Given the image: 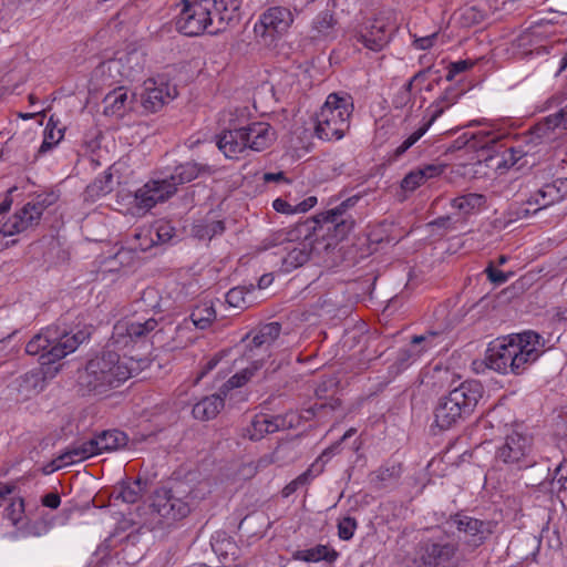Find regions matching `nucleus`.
<instances>
[{
  "mask_svg": "<svg viewBox=\"0 0 567 567\" xmlns=\"http://www.w3.org/2000/svg\"><path fill=\"white\" fill-rule=\"evenodd\" d=\"M359 199V196H351L312 219L275 233L272 241L281 246V270L290 272L305 265L312 251L321 247L328 249L343 239L354 224L349 209L353 208Z\"/></svg>",
  "mask_w": 567,
  "mask_h": 567,
  "instance_id": "nucleus-1",
  "label": "nucleus"
},
{
  "mask_svg": "<svg viewBox=\"0 0 567 567\" xmlns=\"http://www.w3.org/2000/svg\"><path fill=\"white\" fill-rule=\"evenodd\" d=\"M240 6V0H182L175 25L188 37L216 34L239 21Z\"/></svg>",
  "mask_w": 567,
  "mask_h": 567,
  "instance_id": "nucleus-2",
  "label": "nucleus"
},
{
  "mask_svg": "<svg viewBox=\"0 0 567 567\" xmlns=\"http://www.w3.org/2000/svg\"><path fill=\"white\" fill-rule=\"evenodd\" d=\"M140 369V362L132 357H121L115 351L104 350L91 358L79 372L78 384L84 394L103 395L118 388Z\"/></svg>",
  "mask_w": 567,
  "mask_h": 567,
  "instance_id": "nucleus-3",
  "label": "nucleus"
},
{
  "mask_svg": "<svg viewBox=\"0 0 567 567\" xmlns=\"http://www.w3.org/2000/svg\"><path fill=\"white\" fill-rule=\"evenodd\" d=\"M90 336L87 328L73 332L60 324H52L41 330L27 343L25 352L30 355L39 354L42 364L54 363L74 352Z\"/></svg>",
  "mask_w": 567,
  "mask_h": 567,
  "instance_id": "nucleus-4",
  "label": "nucleus"
},
{
  "mask_svg": "<svg viewBox=\"0 0 567 567\" xmlns=\"http://www.w3.org/2000/svg\"><path fill=\"white\" fill-rule=\"evenodd\" d=\"M276 140V131L266 122L240 126L230 122L229 127L217 136V146L228 158H237L246 150L261 152Z\"/></svg>",
  "mask_w": 567,
  "mask_h": 567,
  "instance_id": "nucleus-5",
  "label": "nucleus"
},
{
  "mask_svg": "<svg viewBox=\"0 0 567 567\" xmlns=\"http://www.w3.org/2000/svg\"><path fill=\"white\" fill-rule=\"evenodd\" d=\"M482 395L483 386L478 381L462 382L437 400L433 409L434 425L440 430L451 429L473 412Z\"/></svg>",
  "mask_w": 567,
  "mask_h": 567,
  "instance_id": "nucleus-6",
  "label": "nucleus"
},
{
  "mask_svg": "<svg viewBox=\"0 0 567 567\" xmlns=\"http://www.w3.org/2000/svg\"><path fill=\"white\" fill-rule=\"evenodd\" d=\"M352 112L353 103L350 96L329 94L315 115V135L322 141L341 140L349 131Z\"/></svg>",
  "mask_w": 567,
  "mask_h": 567,
  "instance_id": "nucleus-7",
  "label": "nucleus"
},
{
  "mask_svg": "<svg viewBox=\"0 0 567 567\" xmlns=\"http://www.w3.org/2000/svg\"><path fill=\"white\" fill-rule=\"evenodd\" d=\"M205 494L206 492L193 488L186 482H175L169 488L163 487L155 492L153 508L167 524H171L185 518L192 507L205 497Z\"/></svg>",
  "mask_w": 567,
  "mask_h": 567,
  "instance_id": "nucleus-8",
  "label": "nucleus"
},
{
  "mask_svg": "<svg viewBox=\"0 0 567 567\" xmlns=\"http://www.w3.org/2000/svg\"><path fill=\"white\" fill-rule=\"evenodd\" d=\"M458 551V543L443 533L420 539L414 548L417 567H451Z\"/></svg>",
  "mask_w": 567,
  "mask_h": 567,
  "instance_id": "nucleus-9",
  "label": "nucleus"
},
{
  "mask_svg": "<svg viewBox=\"0 0 567 567\" xmlns=\"http://www.w3.org/2000/svg\"><path fill=\"white\" fill-rule=\"evenodd\" d=\"M509 354V371L513 374H522L545 351L544 338L532 330L507 336Z\"/></svg>",
  "mask_w": 567,
  "mask_h": 567,
  "instance_id": "nucleus-10",
  "label": "nucleus"
},
{
  "mask_svg": "<svg viewBox=\"0 0 567 567\" xmlns=\"http://www.w3.org/2000/svg\"><path fill=\"white\" fill-rule=\"evenodd\" d=\"M496 458L504 464L523 470L536 464L533 437L519 431L508 433L496 451Z\"/></svg>",
  "mask_w": 567,
  "mask_h": 567,
  "instance_id": "nucleus-11",
  "label": "nucleus"
},
{
  "mask_svg": "<svg viewBox=\"0 0 567 567\" xmlns=\"http://www.w3.org/2000/svg\"><path fill=\"white\" fill-rule=\"evenodd\" d=\"M462 93L455 87H447L427 109L423 123L421 126L413 132L408 138H405L401 145L394 151V156L400 157L410 147H412L432 126V124L452 105H454Z\"/></svg>",
  "mask_w": 567,
  "mask_h": 567,
  "instance_id": "nucleus-12",
  "label": "nucleus"
},
{
  "mask_svg": "<svg viewBox=\"0 0 567 567\" xmlns=\"http://www.w3.org/2000/svg\"><path fill=\"white\" fill-rule=\"evenodd\" d=\"M396 30V22L391 11L380 12L359 31L357 39L367 49L381 51Z\"/></svg>",
  "mask_w": 567,
  "mask_h": 567,
  "instance_id": "nucleus-13",
  "label": "nucleus"
},
{
  "mask_svg": "<svg viewBox=\"0 0 567 567\" xmlns=\"http://www.w3.org/2000/svg\"><path fill=\"white\" fill-rule=\"evenodd\" d=\"M157 326L158 321L154 317L120 320L113 327L111 342L118 348H126L131 342L145 339Z\"/></svg>",
  "mask_w": 567,
  "mask_h": 567,
  "instance_id": "nucleus-14",
  "label": "nucleus"
},
{
  "mask_svg": "<svg viewBox=\"0 0 567 567\" xmlns=\"http://www.w3.org/2000/svg\"><path fill=\"white\" fill-rule=\"evenodd\" d=\"M446 525L455 527L460 534H463L464 544L472 549L482 546L492 534L491 524L463 513L451 515Z\"/></svg>",
  "mask_w": 567,
  "mask_h": 567,
  "instance_id": "nucleus-15",
  "label": "nucleus"
},
{
  "mask_svg": "<svg viewBox=\"0 0 567 567\" xmlns=\"http://www.w3.org/2000/svg\"><path fill=\"white\" fill-rule=\"evenodd\" d=\"M177 95L175 86L162 79H147L143 83L141 102L146 112L155 113L173 101Z\"/></svg>",
  "mask_w": 567,
  "mask_h": 567,
  "instance_id": "nucleus-16",
  "label": "nucleus"
},
{
  "mask_svg": "<svg viewBox=\"0 0 567 567\" xmlns=\"http://www.w3.org/2000/svg\"><path fill=\"white\" fill-rule=\"evenodd\" d=\"M176 193L174 182L168 176L148 181L135 193V203L138 208L148 210L157 203H163Z\"/></svg>",
  "mask_w": 567,
  "mask_h": 567,
  "instance_id": "nucleus-17",
  "label": "nucleus"
},
{
  "mask_svg": "<svg viewBox=\"0 0 567 567\" xmlns=\"http://www.w3.org/2000/svg\"><path fill=\"white\" fill-rule=\"evenodd\" d=\"M503 138V135L496 133L492 130L480 131L473 135V140H475L474 146H480L482 148H491L499 152V148H504L501 154V161L497 162V168H511L518 163L519 159L525 155L524 151L520 148H516L513 146H506L505 144H501L498 146V142Z\"/></svg>",
  "mask_w": 567,
  "mask_h": 567,
  "instance_id": "nucleus-18",
  "label": "nucleus"
},
{
  "mask_svg": "<svg viewBox=\"0 0 567 567\" xmlns=\"http://www.w3.org/2000/svg\"><path fill=\"white\" fill-rule=\"evenodd\" d=\"M95 455L90 440L75 442L70 445L63 453L54 458L44 470L47 474L58 471L59 468L71 465Z\"/></svg>",
  "mask_w": 567,
  "mask_h": 567,
  "instance_id": "nucleus-19",
  "label": "nucleus"
},
{
  "mask_svg": "<svg viewBox=\"0 0 567 567\" xmlns=\"http://www.w3.org/2000/svg\"><path fill=\"white\" fill-rule=\"evenodd\" d=\"M32 208L33 207L27 203L21 209L17 210L2 223L0 233L4 237L13 236L38 225L41 217L39 216V212H34Z\"/></svg>",
  "mask_w": 567,
  "mask_h": 567,
  "instance_id": "nucleus-20",
  "label": "nucleus"
},
{
  "mask_svg": "<svg viewBox=\"0 0 567 567\" xmlns=\"http://www.w3.org/2000/svg\"><path fill=\"white\" fill-rule=\"evenodd\" d=\"M559 199L558 189L555 185L547 184L532 195L525 204L515 212L516 218H525L553 205Z\"/></svg>",
  "mask_w": 567,
  "mask_h": 567,
  "instance_id": "nucleus-21",
  "label": "nucleus"
},
{
  "mask_svg": "<svg viewBox=\"0 0 567 567\" xmlns=\"http://www.w3.org/2000/svg\"><path fill=\"white\" fill-rule=\"evenodd\" d=\"M281 333V324L279 322H269L262 324L247 336L251 337V341L248 344L250 357L257 355L256 351L267 352L270 347L277 341Z\"/></svg>",
  "mask_w": 567,
  "mask_h": 567,
  "instance_id": "nucleus-22",
  "label": "nucleus"
},
{
  "mask_svg": "<svg viewBox=\"0 0 567 567\" xmlns=\"http://www.w3.org/2000/svg\"><path fill=\"white\" fill-rule=\"evenodd\" d=\"M259 22L264 31L272 37L286 32L293 22V16L288 8L271 7L260 16Z\"/></svg>",
  "mask_w": 567,
  "mask_h": 567,
  "instance_id": "nucleus-23",
  "label": "nucleus"
},
{
  "mask_svg": "<svg viewBox=\"0 0 567 567\" xmlns=\"http://www.w3.org/2000/svg\"><path fill=\"white\" fill-rule=\"evenodd\" d=\"M509 354L511 349L508 348L507 336L497 338L488 344L485 353V363L487 368L502 373L507 374L509 371Z\"/></svg>",
  "mask_w": 567,
  "mask_h": 567,
  "instance_id": "nucleus-24",
  "label": "nucleus"
},
{
  "mask_svg": "<svg viewBox=\"0 0 567 567\" xmlns=\"http://www.w3.org/2000/svg\"><path fill=\"white\" fill-rule=\"evenodd\" d=\"M444 164H426L420 166L409 174L401 182V187L404 190L413 192L421 185H423L427 179L440 176L445 171Z\"/></svg>",
  "mask_w": 567,
  "mask_h": 567,
  "instance_id": "nucleus-25",
  "label": "nucleus"
},
{
  "mask_svg": "<svg viewBox=\"0 0 567 567\" xmlns=\"http://www.w3.org/2000/svg\"><path fill=\"white\" fill-rule=\"evenodd\" d=\"M281 426H284L282 417L261 413L252 417L250 424L246 427V435L251 441H258L266 434L277 432Z\"/></svg>",
  "mask_w": 567,
  "mask_h": 567,
  "instance_id": "nucleus-26",
  "label": "nucleus"
},
{
  "mask_svg": "<svg viewBox=\"0 0 567 567\" xmlns=\"http://www.w3.org/2000/svg\"><path fill=\"white\" fill-rule=\"evenodd\" d=\"M133 103V95L130 96L127 89L118 86L109 92L103 99L104 114L112 116H123Z\"/></svg>",
  "mask_w": 567,
  "mask_h": 567,
  "instance_id": "nucleus-27",
  "label": "nucleus"
},
{
  "mask_svg": "<svg viewBox=\"0 0 567 567\" xmlns=\"http://www.w3.org/2000/svg\"><path fill=\"white\" fill-rule=\"evenodd\" d=\"M90 441L92 442V447L95 450V455H99L103 452L124 447L128 442V437L122 431L107 430L90 439Z\"/></svg>",
  "mask_w": 567,
  "mask_h": 567,
  "instance_id": "nucleus-28",
  "label": "nucleus"
},
{
  "mask_svg": "<svg viewBox=\"0 0 567 567\" xmlns=\"http://www.w3.org/2000/svg\"><path fill=\"white\" fill-rule=\"evenodd\" d=\"M212 168L207 165H202L196 162H186L177 165L168 178L171 182H174V187L177 189L179 185L189 183L200 175L212 174Z\"/></svg>",
  "mask_w": 567,
  "mask_h": 567,
  "instance_id": "nucleus-29",
  "label": "nucleus"
},
{
  "mask_svg": "<svg viewBox=\"0 0 567 567\" xmlns=\"http://www.w3.org/2000/svg\"><path fill=\"white\" fill-rule=\"evenodd\" d=\"M339 557V553L328 545H316L311 548H305L296 550L292 554L293 560L305 561V563H319L327 561L333 563Z\"/></svg>",
  "mask_w": 567,
  "mask_h": 567,
  "instance_id": "nucleus-30",
  "label": "nucleus"
},
{
  "mask_svg": "<svg viewBox=\"0 0 567 567\" xmlns=\"http://www.w3.org/2000/svg\"><path fill=\"white\" fill-rule=\"evenodd\" d=\"M557 128L567 130V105L539 121L533 127V133L538 138H549Z\"/></svg>",
  "mask_w": 567,
  "mask_h": 567,
  "instance_id": "nucleus-31",
  "label": "nucleus"
},
{
  "mask_svg": "<svg viewBox=\"0 0 567 567\" xmlns=\"http://www.w3.org/2000/svg\"><path fill=\"white\" fill-rule=\"evenodd\" d=\"M117 59H121L123 64V75L127 81H134L138 78L145 66V54L141 50H132L128 52L117 53Z\"/></svg>",
  "mask_w": 567,
  "mask_h": 567,
  "instance_id": "nucleus-32",
  "label": "nucleus"
},
{
  "mask_svg": "<svg viewBox=\"0 0 567 567\" xmlns=\"http://www.w3.org/2000/svg\"><path fill=\"white\" fill-rule=\"evenodd\" d=\"M485 204V195L476 193L464 194L451 200V207L462 217L478 213Z\"/></svg>",
  "mask_w": 567,
  "mask_h": 567,
  "instance_id": "nucleus-33",
  "label": "nucleus"
},
{
  "mask_svg": "<svg viewBox=\"0 0 567 567\" xmlns=\"http://www.w3.org/2000/svg\"><path fill=\"white\" fill-rule=\"evenodd\" d=\"M224 408V399L219 394H213L198 401L193 406V415L200 421L214 419Z\"/></svg>",
  "mask_w": 567,
  "mask_h": 567,
  "instance_id": "nucleus-34",
  "label": "nucleus"
},
{
  "mask_svg": "<svg viewBox=\"0 0 567 567\" xmlns=\"http://www.w3.org/2000/svg\"><path fill=\"white\" fill-rule=\"evenodd\" d=\"M212 548L225 564L235 561L239 553V548L234 539L224 533L217 534L212 538Z\"/></svg>",
  "mask_w": 567,
  "mask_h": 567,
  "instance_id": "nucleus-35",
  "label": "nucleus"
},
{
  "mask_svg": "<svg viewBox=\"0 0 567 567\" xmlns=\"http://www.w3.org/2000/svg\"><path fill=\"white\" fill-rule=\"evenodd\" d=\"M337 20L330 10L319 12L312 21L311 32L313 39H327L336 35Z\"/></svg>",
  "mask_w": 567,
  "mask_h": 567,
  "instance_id": "nucleus-36",
  "label": "nucleus"
},
{
  "mask_svg": "<svg viewBox=\"0 0 567 567\" xmlns=\"http://www.w3.org/2000/svg\"><path fill=\"white\" fill-rule=\"evenodd\" d=\"M216 319V311L209 301L202 302L194 307L190 312L189 321L197 329H207Z\"/></svg>",
  "mask_w": 567,
  "mask_h": 567,
  "instance_id": "nucleus-37",
  "label": "nucleus"
},
{
  "mask_svg": "<svg viewBox=\"0 0 567 567\" xmlns=\"http://www.w3.org/2000/svg\"><path fill=\"white\" fill-rule=\"evenodd\" d=\"M154 233L151 225L137 227L130 240V250L144 252L156 246Z\"/></svg>",
  "mask_w": 567,
  "mask_h": 567,
  "instance_id": "nucleus-38",
  "label": "nucleus"
},
{
  "mask_svg": "<svg viewBox=\"0 0 567 567\" xmlns=\"http://www.w3.org/2000/svg\"><path fill=\"white\" fill-rule=\"evenodd\" d=\"M421 341L429 340L424 338H412L410 344L398 352L396 359L394 361V365L396 367L398 371L405 370L414 362L420 360L419 343Z\"/></svg>",
  "mask_w": 567,
  "mask_h": 567,
  "instance_id": "nucleus-39",
  "label": "nucleus"
},
{
  "mask_svg": "<svg viewBox=\"0 0 567 567\" xmlns=\"http://www.w3.org/2000/svg\"><path fill=\"white\" fill-rule=\"evenodd\" d=\"M95 72L96 74L103 76L105 81H109L110 84L125 81L123 75V64L121 59H117V55L113 59L102 62L96 68Z\"/></svg>",
  "mask_w": 567,
  "mask_h": 567,
  "instance_id": "nucleus-40",
  "label": "nucleus"
},
{
  "mask_svg": "<svg viewBox=\"0 0 567 567\" xmlns=\"http://www.w3.org/2000/svg\"><path fill=\"white\" fill-rule=\"evenodd\" d=\"M142 483L141 480L133 482L122 483L120 485L118 495L116 498H121L123 502L128 504L136 503L142 496Z\"/></svg>",
  "mask_w": 567,
  "mask_h": 567,
  "instance_id": "nucleus-41",
  "label": "nucleus"
},
{
  "mask_svg": "<svg viewBox=\"0 0 567 567\" xmlns=\"http://www.w3.org/2000/svg\"><path fill=\"white\" fill-rule=\"evenodd\" d=\"M261 363L259 361L252 362V364L240 372L234 374L225 384L224 388L228 389H235L240 388L244 384H246L255 374L257 370L261 368Z\"/></svg>",
  "mask_w": 567,
  "mask_h": 567,
  "instance_id": "nucleus-42",
  "label": "nucleus"
},
{
  "mask_svg": "<svg viewBox=\"0 0 567 567\" xmlns=\"http://www.w3.org/2000/svg\"><path fill=\"white\" fill-rule=\"evenodd\" d=\"M413 338H424V339L429 340V341H421L419 343L420 359L427 352L440 347L445 340L443 332L432 331V330L426 331L424 334L414 336Z\"/></svg>",
  "mask_w": 567,
  "mask_h": 567,
  "instance_id": "nucleus-43",
  "label": "nucleus"
},
{
  "mask_svg": "<svg viewBox=\"0 0 567 567\" xmlns=\"http://www.w3.org/2000/svg\"><path fill=\"white\" fill-rule=\"evenodd\" d=\"M225 224L223 220H212L195 226V234L200 239H212L216 235L223 234Z\"/></svg>",
  "mask_w": 567,
  "mask_h": 567,
  "instance_id": "nucleus-44",
  "label": "nucleus"
},
{
  "mask_svg": "<svg viewBox=\"0 0 567 567\" xmlns=\"http://www.w3.org/2000/svg\"><path fill=\"white\" fill-rule=\"evenodd\" d=\"M113 175L104 172L87 186V193L92 196H103L112 190Z\"/></svg>",
  "mask_w": 567,
  "mask_h": 567,
  "instance_id": "nucleus-45",
  "label": "nucleus"
},
{
  "mask_svg": "<svg viewBox=\"0 0 567 567\" xmlns=\"http://www.w3.org/2000/svg\"><path fill=\"white\" fill-rule=\"evenodd\" d=\"M24 511V499L16 498L7 506L4 515L13 526H19L25 518Z\"/></svg>",
  "mask_w": 567,
  "mask_h": 567,
  "instance_id": "nucleus-46",
  "label": "nucleus"
},
{
  "mask_svg": "<svg viewBox=\"0 0 567 567\" xmlns=\"http://www.w3.org/2000/svg\"><path fill=\"white\" fill-rule=\"evenodd\" d=\"M151 227L155 231L154 239L156 240V245L169 241L175 234V228L166 220H158L154 225H151Z\"/></svg>",
  "mask_w": 567,
  "mask_h": 567,
  "instance_id": "nucleus-47",
  "label": "nucleus"
},
{
  "mask_svg": "<svg viewBox=\"0 0 567 567\" xmlns=\"http://www.w3.org/2000/svg\"><path fill=\"white\" fill-rule=\"evenodd\" d=\"M551 491L557 493L567 491V461L564 460L555 468L554 475L550 482Z\"/></svg>",
  "mask_w": 567,
  "mask_h": 567,
  "instance_id": "nucleus-48",
  "label": "nucleus"
},
{
  "mask_svg": "<svg viewBox=\"0 0 567 567\" xmlns=\"http://www.w3.org/2000/svg\"><path fill=\"white\" fill-rule=\"evenodd\" d=\"M138 309L146 310L159 308V296L155 288H146L142 291L141 298L136 301Z\"/></svg>",
  "mask_w": 567,
  "mask_h": 567,
  "instance_id": "nucleus-49",
  "label": "nucleus"
},
{
  "mask_svg": "<svg viewBox=\"0 0 567 567\" xmlns=\"http://www.w3.org/2000/svg\"><path fill=\"white\" fill-rule=\"evenodd\" d=\"M357 528V519L351 516H346L338 522V536L342 540H350Z\"/></svg>",
  "mask_w": 567,
  "mask_h": 567,
  "instance_id": "nucleus-50",
  "label": "nucleus"
},
{
  "mask_svg": "<svg viewBox=\"0 0 567 567\" xmlns=\"http://www.w3.org/2000/svg\"><path fill=\"white\" fill-rule=\"evenodd\" d=\"M44 378L40 371H30L22 377L21 386L25 389H32L35 393L43 390Z\"/></svg>",
  "mask_w": 567,
  "mask_h": 567,
  "instance_id": "nucleus-51",
  "label": "nucleus"
},
{
  "mask_svg": "<svg viewBox=\"0 0 567 567\" xmlns=\"http://www.w3.org/2000/svg\"><path fill=\"white\" fill-rule=\"evenodd\" d=\"M56 200L54 194H41L38 195L33 200L28 202L32 206L34 212H39V216L42 217L44 210L53 205Z\"/></svg>",
  "mask_w": 567,
  "mask_h": 567,
  "instance_id": "nucleus-52",
  "label": "nucleus"
},
{
  "mask_svg": "<svg viewBox=\"0 0 567 567\" xmlns=\"http://www.w3.org/2000/svg\"><path fill=\"white\" fill-rule=\"evenodd\" d=\"M226 301L229 306H231L234 308L245 307L247 301H246V293L244 291V288H241V287L231 288L226 293Z\"/></svg>",
  "mask_w": 567,
  "mask_h": 567,
  "instance_id": "nucleus-53",
  "label": "nucleus"
},
{
  "mask_svg": "<svg viewBox=\"0 0 567 567\" xmlns=\"http://www.w3.org/2000/svg\"><path fill=\"white\" fill-rule=\"evenodd\" d=\"M430 72V69L421 70L417 73H415L412 79L403 86L402 89V102L401 104L405 103L410 99V92L413 86H419L420 79H427V74Z\"/></svg>",
  "mask_w": 567,
  "mask_h": 567,
  "instance_id": "nucleus-54",
  "label": "nucleus"
},
{
  "mask_svg": "<svg viewBox=\"0 0 567 567\" xmlns=\"http://www.w3.org/2000/svg\"><path fill=\"white\" fill-rule=\"evenodd\" d=\"M355 433L354 429L348 430L343 436L340 439L339 442L334 443L333 445L327 447L318 457L317 462L327 463L339 450V446L341 442L347 440L348 437L352 436Z\"/></svg>",
  "mask_w": 567,
  "mask_h": 567,
  "instance_id": "nucleus-55",
  "label": "nucleus"
},
{
  "mask_svg": "<svg viewBox=\"0 0 567 567\" xmlns=\"http://www.w3.org/2000/svg\"><path fill=\"white\" fill-rule=\"evenodd\" d=\"M473 66V62L468 60H460L456 62H453L449 66V71L446 74L447 81H453L456 74L467 71Z\"/></svg>",
  "mask_w": 567,
  "mask_h": 567,
  "instance_id": "nucleus-56",
  "label": "nucleus"
},
{
  "mask_svg": "<svg viewBox=\"0 0 567 567\" xmlns=\"http://www.w3.org/2000/svg\"><path fill=\"white\" fill-rule=\"evenodd\" d=\"M485 272L487 275L488 280L495 285L505 284L509 279V276H511V274H506L502 270H498V269L494 268L492 265H489L485 269Z\"/></svg>",
  "mask_w": 567,
  "mask_h": 567,
  "instance_id": "nucleus-57",
  "label": "nucleus"
},
{
  "mask_svg": "<svg viewBox=\"0 0 567 567\" xmlns=\"http://www.w3.org/2000/svg\"><path fill=\"white\" fill-rule=\"evenodd\" d=\"M272 207L278 213L288 214V215L297 214V206L296 205L292 206L291 204H289L288 202H286L285 199H281V198L275 199L272 203Z\"/></svg>",
  "mask_w": 567,
  "mask_h": 567,
  "instance_id": "nucleus-58",
  "label": "nucleus"
},
{
  "mask_svg": "<svg viewBox=\"0 0 567 567\" xmlns=\"http://www.w3.org/2000/svg\"><path fill=\"white\" fill-rule=\"evenodd\" d=\"M437 33H432L431 35L422 37L414 40V45L420 50H427L433 47L434 40L436 39Z\"/></svg>",
  "mask_w": 567,
  "mask_h": 567,
  "instance_id": "nucleus-59",
  "label": "nucleus"
},
{
  "mask_svg": "<svg viewBox=\"0 0 567 567\" xmlns=\"http://www.w3.org/2000/svg\"><path fill=\"white\" fill-rule=\"evenodd\" d=\"M61 504V497L56 493H49L42 497V505L50 508H58Z\"/></svg>",
  "mask_w": 567,
  "mask_h": 567,
  "instance_id": "nucleus-60",
  "label": "nucleus"
},
{
  "mask_svg": "<svg viewBox=\"0 0 567 567\" xmlns=\"http://www.w3.org/2000/svg\"><path fill=\"white\" fill-rule=\"evenodd\" d=\"M317 204V197L316 196H309L305 200L297 204V214L298 213H306L310 210L315 205Z\"/></svg>",
  "mask_w": 567,
  "mask_h": 567,
  "instance_id": "nucleus-61",
  "label": "nucleus"
},
{
  "mask_svg": "<svg viewBox=\"0 0 567 567\" xmlns=\"http://www.w3.org/2000/svg\"><path fill=\"white\" fill-rule=\"evenodd\" d=\"M262 181L265 183H277V182H288L287 177L285 176L284 172H277V173H265L262 176Z\"/></svg>",
  "mask_w": 567,
  "mask_h": 567,
  "instance_id": "nucleus-62",
  "label": "nucleus"
},
{
  "mask_svg": "<svg viewBox=\"0 0 567 567\" xmlns=\"http://www.w3.org/2000/svg\"><path fill=\"white\" fill-rule=\"evenodd\" d=\"M218 361H219V359L217 357H214V358H210L209 360H207L205 365L202 368V371L199 372L197 380L202 379L210 370H213L217 365Z\"/></svg>",
  "mask_w": 567,
  "mask_h": 567,
  "instance_id": "nucleus-63",
  "label": "nucleus"
},
{
  "mask_svg": "<svg viewBox=\"0 0 567 567\" xmlns=\"http://www.w3.org/2000/svg\"><path fill=\"white\" fill-rule=\"evenodd\" d=\"M310 477H311V468H309L306 472H303L302 474H300L298 477L292 480V482L296 483V485L298 487H300V486L307 485L310 482Z\"/></svg>",
  "mask_w": 567,
  "mask_h": 567,
  "instance_id": "nucleus-64",
  "label": "nucleus"
}]
</instances>
